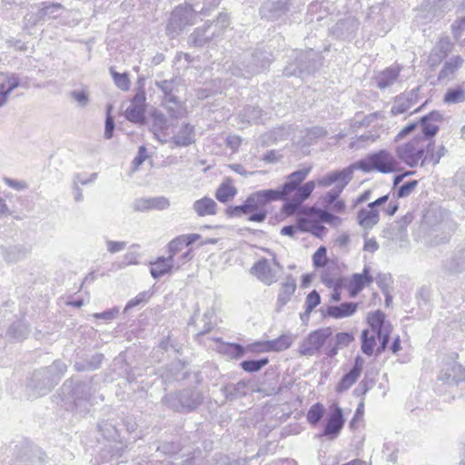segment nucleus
<instances>
[{
	"label": "nucleus",
	"instance_id": "obj_23",
	"mask_svg": "<svg viewBox=\"0 0 465 465\" xmlns=\"http://www.w3.org/2000/svg\"><path fill=\"white\" fill-rule=\"evenodd\" d=\"M419 88L412 89L408 93L398 95L391 109L392 115H398L408 112L418 103Z\"/></svg>",
	"mask_w": 465,
	"mask_h": 465
},
{
	"label": "nucleus",
	"instance_id": "obj_14",
	"mask_svg": "<svg viewBox=\"0 0 465 465\" xmlns=\"http://www.w3.org/2000/svg\"><path fill=\"white\" fill-rule=\"evenodd\" d=\"M368 324L371 328L370 333L377 335L380 341V346L378 347V352H381L385 350L391 332V325L386 322L385 314L378 310L373 312H370L367 317Z\"/></svg>",
	"mask_w": 465,
	"mask_h": 465
},
{
	"label": "nucleus",
	"instance_id": "obj_39",
	"mask_svg": "<svg viewBox=\"0 0 465 465\" xmlns=\"http://www.w3.org/2000/svg\"><path fill=\"white\" fill-rule=\"evenodd\" d=\"M298 229L302 232H309L319 238L325 235L327 231L319 222L305 219L299 220Z\"/></svg>",
	"mask_w": 465,
	"mask_h": 465
},
{
	"label": "nucleus",
	"instance_id": "obj_54",
	"mask_svg": "<svg viewBox=\"0 0 465 465\" xmlns=\"http://www.w3.org/2000/svg\"><path fill=\"white\" fill-rule=\"evenodd\" d=\"M321 302V296L319 292L315 290L311 292L305 300V314L306 317L309 318L311 315V312L313 311L314 308H316Z\"/></svg>",
	"mask_w": 465,
	"mask_h": 465
},
{
	"label": "nucleus",
	"instance_id": "obj_38",
	"mask_svg": "<svg viewBox=\"0 0 465 465\" xmlns=\"http://www.w3.org/2000/svg\"><path fill=\"white\" fill-rule=\"evenodd\" d=\"M248 391V383L240 381L236 384H228L223 388V392L227 400L232 401L245 396Z\"/></svg>",
	"mask_w": 465,
	"mask_h": 465
},
{
	"label": "nucleus",
	"instance_id": "obj_31",
	"mask_svg": "<svg viewBox=\"0 0 465 465\" xmlns=\"http://www.w3.org/2000/svg\"><path fill=\"white\" fill-rule=\"evenodd\" d=\"M200 234L197 233H190V234H183L175 237L168 244V249L170 255L173 257L179 252H181L184 247L193 243L198 239H200Z\"/></svg>",
	"mask_w": 465,
	"mask_h": 465
},
{
	"label": "nucleus",
	"instance_id": "obj_18",
	"mask_svg": "<svg viewBox=\"0 0 465 465\" xmlns=\"http://www.w3.org/2000/svg\"><path fill=\"white\" fill-rule=\"evenodd\" d=\"M293 0H265L261 8V15L268 20H276L290 11Z\"/></svg>",
	"mask_w": 465,
	"mask_h": 465
},
{
	"label": "nucleus",
	"instance_id": "obj_22",
	"mask_svg": "<svg viewBox=\"0 0 465 465\" xmlns=\"http://www.w3.org/2000/svg\"><path fill=\"white\" fill-rule=\"evenodd\" d=\"M442 269L448 274L465 271V242L456 247L452 256L443 262Z\"/></svg>",
	"mask_w": 465,
	"mask_h": 465
},
{
	"label": "nucleus",
	"instance_id": "obj_47",
	"mask_svg": "<svg viewBox=\"0 0 465 465\" xmlns=\"http://www.w3.org/2000/svg\"><path fill=\"white\" fill-rule=\"evenodd\" d=\"M377 335L370 333L369 330L362 331L361 333V351L364 354L371 356L374 351Z\"/></svg>",
	"mask_w": 465,
	"mask_h": 465
},
{
	"label": "nucleus",
	"instance_id": "obj_51",
	"mask_svg": "<svg viewBox=\"0 0 465 465\" xmlns=\"http://www.w3.org/2000/svg\"><path fill=\"white\" fill-rule=\"evenodd\" d=\"M8 333L15 339L24 340L29 333V328L25 322H16L10 326Z\"/></svg>",
	"mask_w": 465,
	"mask_h": 465
},
{
	"label": "nucleus",
	"instance_id": "obj_6",
	"mask_svg": "<svg viewBox=\"0 0 465 465\" xmlns=\"http://www.w3.org/2000/svg\"><path fill=\"white\" fill-rule=\"evenodd\" d=\"M252 214L248 221L262 223L268 216L267 205L272 202L282 200L276 189L260 190L251 193L248 197Z\"/></svg>",
	"mask_w": 465,
	"mask_h": 465
},
{
	"label": "nucleus",
	"instance_id": "obj_62",
	"mask_svg": "<svg viewBox=\"0 0 465 465\" xmlns=\"http://www.w3.org/2000/svg\"><path fill=\"white\" fill-rule=\"evenodd\" d=\"M326 252L327 250L324 246H321L317 249L312 256L313 264L316 267H322L326 263Z\"/></svg>",
	"mask_w": 465,
	"mask_h": 465
},
{
	"label": "nucleus",
	"instance_id": "obj_26",
	"mask_svg": "<svg viewBox=\"0 0 465 465\" xmlns=\"http://www.w3.org/2000/svg\"><path fill=\"white\" fill-rule=\"evenodd\" d=\"M464 59L460 55H454L447 60L438 74L439 82H450L454 79L457 72L463 65Z\"/></svg>",
	"mask_w": 465,
	"mask_h": 465
},
{
	"label": "nucleus",
	"instance_id": "obj_28",
	"mask_svg": "<svg viewBox=\"0 0 465 465\" xmlns=\"http://www.w3.org/2000/svg\"><path fill=\"white\" fill-rule=\"evenodd\" d=\"M362 370V360L361 357L355 359L352 369L342 376L336 387L337 392H343L349 390L358 380Z\"/></svg>",
	"mask_w": 465,
	"mask_h": 465
},
{
	"label": "nucleus",
	"instance_id": "obj_30",
	"mask_svg": "<svg viewBox=\"0 0 465 465\" xmlns=\"http://www.w3.org/2000/svg\"><path fill=\"white\" fill-rule=\"evenodd\" d=\"M401 68L393 65L386 68L375 77L376 84L380 89H385L392 85L399 77Z\"/></svg>",
	"mask_w": 465,
	"mask_h": 465
},
{
	"label": "nucleus",
	"instance_id": "obj_11",
	"mask_svg": "<svg viewBox=\"0 0 465 465\" xmlns=\"http://www.w3.org/2000/svg\"><path fill=\"white\" fill-rule=\"evenodd\" d=\"M332 336L331 327L320 328L310 332L300 343L298 351L302 356H314L325 348L329 339Z\"/></svg>",
	"mask_w": 465,
	"mask_h": 465
},
{
	"label": "nucleus",
	"instance_id": "obj_59",
	"mask_svg": "<svg viewBox=\"0 0 465 465\" xmlns=\"http://www.w3.org/2000/svg\"><path fill=\"white\" fill-rule=\"evenodd\" d=\"M448 371H451L452 372L451 381L453 384H457L459 381L465 380V370L461 365L450 363L448 364Z\"/></svg>",
	"mask_w": 465,
	"mask_h": 465
},
{
	"label": "nucleus",
	"instance_id": "obj_3",
	"mask_svg": "<svg viewBox=\"0 0 465 465\" xmlns=\"http://www.w3.org/2000/svg\"><path fill=\"white\" fill-rule=\"evenodd\" d=\"M72 381L68 384L65 382L62 391L69 395L67 409H70L80 415L86 414L90 411V407L96 402L94 395L95 390L90 382H77L72 387Z\"/></svg>",
	"mask_w": 465,
	"mask_h": 465
},
{
	"label": "nucleus",
	"instance_id": "obj_15",
	"mask_svg": "<svg viewBox=\"0 0 465 465\" xmlns=\"http://www.w3.org/2000/svg\"><path fill=\"white\" fill-rule=\"evenodd\" d=\"M388 200L389 195H383L370 203L367 208L360 210L357 215L359 224L365 230H370L376 225L380 220L378 207L385 204Z\"/></svg>",
	"mask_w": 465,
	"mask_h": 465
},
{
	"label": "nucleus",
	"instance_id": "obj_52",
	"mask_svg": "<svg viewBox=\"0 0 465 465\" xmlns=\"http://www.w3.org/2000/svg\"><path fill=\"white\" fill-rule=\"evenodd\" d=\"M269 362L268 358L259 360H249L241 362V367L247 372H256L262 370Z\"/></svg>",
	"mask_w": 465,
	"mask_h": 465
},
{
	"label": "nucleus",
	"instance_id": "obj_58",
	"mask_svg": "<svg viewBox=\"0 0 465 465\" xmlns=\"http://www.w3.org/2000/svg\"><path fill=\"white\" fill-rule=\"evenodd\" d=\"M111 73L115 85L123 90L127 91L130 87V81L126 74H119L111 68Z\"/></svg>",
	"mask_w": 465,
	"mask_h": 465
},
{
	"label": "nucleus",
	"instance_id": "obj_46",
	"mask_svg": "<svg viewBox=\"0 0 465 465\" xmlns=\"http://www.w3.org/2000/svg\"><path fill=\"white\" fill-rule=\"evenodd\" d=\"M219 350L232 359L242 358L246 351L243 346L238 343H223Z\"/></svg>",
	"mask_w": 465,
	"mask_h": 465
},
{
	"label": "nucleus",
	"instance_id": "obj_48",
	"mask_svg": "<svg viewBox=\"0 0 465 465\" xmlns=\"http://www.w3.org/2000/svg\"><path fill=\"white\" fill-rule=\"evenodd\" d=\"M327 135V131L321 126H313L305 130V135L303 136V143L310 145L313 143L317 139L323 138Z\"/></svg>",
	"mask_w": 465,
	"mask_h": 465
},
{
	"label": "nucleus",
	"instance_id": "obj_4",
	"mask_svg": "<svg viewBox=\"0 0 465 465\" xmlns=\"http://www.w3.org/2000/svg\"><path fill=\"white\" fill-rule=\"evenodd\" d=\"M354 169H361L364 173L378 172L391 173L401 170V163L397 155L382 149L368 154L365 158L352 164Z\"/></svg>",
	"mask_w": 465,
	"mask_h": 465
},
{
	"label": "nucleus",
	"instance_id": "obj_42",
	"mask_svg": "<svg viewBox=\"0 0 465 465\" xmlns=\"http://www.w3.org/2000/svg\"><path fill=\"white\" fill-rule=\"evenodd\" d=\"M293 342L291 333H284L274 340L269 341L270 351H282L289 349Z\"/></svg>",
	"mask_w": 465,
	"mask_h": 465
},
{
	"label": "nucleus",
	"instance_id": "obj_45",
	"mask_svg": "<svg viewBox=\"0 0 465 465\" xmlns=\"http://www.w3.org/2000/svg\"><path fill=\"white\" fill-rule=\"evenodd\" d=\"M451 46L449 41H440L436 48L431 52L430 62L431 65L436 64L438 62L445 58L450 52Z\"/></svg>",
	"mask_w": 465,
	"mask_h": 465
},
{
	"label": "nucleus",
	"instance_id": "obj_36",
	"mask_svg": "<svg viewBox=\"0 0 465 465\" xmlns=\"http://www.w3.org/2000/svg\"><path fill=\"white\" fill-rule=\"evenodd\" d=\"M317 57L318 54L312 50L302 53L300 57H297L299 73L314 71L317 65Z\"/></svg>",
	"mask_w": 465,
	"mask_h": 465
},
{
	"label": "nucleus",
	"instance_id": "obj_56",
	"mask_svg": "<svg viewBox=\"0 0 465 465\" xmlns=\"http://www.w3.org/2000/svg\"><path fill=\"white\" fill-rule=\"evenodd\" d=\"M5 79L6 74L0 73V108L6 104L8 95L13 91Z\"/></svg>",
	"mask_w": 465,
	"mask_h": 465
},
{
	"label": "nucleus",
	"instance_id": "obj_9",
	"mask_svg": "<svg viewBox=\"0 0 465 465\" xmlns=\"http://www.w3.org/2000/svg\"><path fill=\"white\" fill-rule=\"evenodd\" d=\"M270 56L268 52L257 51L250 56H246L240 64H234L231 68L232 74L237 77L250 78L261 73L270 64Z\"/></svg>",
	"mask_w": 465,
	"mask_h": 465
},
{
	"label": "nucleus",
	"instance_id": "obj_27",
	"mask_svg": "<svg viewBox=\"0 0 465 465\" xmlns=\"http://www.w3.org/2000/svg\"><path fill=\"white\" fill-rule=\"evenodd\" d=\"M354 340L353 335L349 332H338L334 339H329L327 345L324 348V354L330 358L334 357L339 349L349 346Z\"/></svg>",
	"mask_w": 465,
	"mask_h": 465
},
{
	"label": "nucleus",
	"instance_id": "obj_2",
	"mask_svg": "<svg viewBox=\"0 0 465 465\" xmlns=\"http://www.w3.org/2000/svg\"><path fill=\"white\" fill-rule=\"evenodd\" d=\"M312 167L295 171L287 176V181L276 189L282 200L293 193L291 200L284 204L287 213H293L301 207L302 203L310 197L315 188V182L309 181L303 185L301 183L307 178Z\"/></svg>",
	"mask_w": 465,
	"mask_h": 465
},
{
	"label": "nucleus",
	"instance_id": "obj_21",
	"mask_svg": "<svg viewBox=\"0 0 465 465\" xmlns=\"http://www.w3.org/2000/svg\"><path fill=\"white\" fill-rule=\"evenodd\" d=\"M441 120V114L438 112H431L420 118V134H416L420 138H426L434 141L433 137L439 131L438 122Z\"/></svg>",
	"mask_w": 465,
	"mask_h": 465
},
{
	"label": "nucleus",
	"instance_id": "obj_1",
	"mask_svg": "<svg viewBox=\"0 0 465 465\" xmlns=\"http://www.w3.org/2000/svg\"><path fill=\"white\" fill-rule=\"evenodd\" d=\"M395 153L406 165L415 167L420 164L423 167L428 164L437 165L446 154L447 149L443 144L436 146L435 141L415 135L411 141L398 144Z\"/></svg>",
	"mask_w": 465,
	"mask_h": 465
},
{
	"label": "nucleus",
	"instance_id": "obj_33",
	"mask_svg": "<svg viewBox=\"0 0 465 465\" xmlns=\"http://www.w3.org/2000/svg\"><path fill=\"white\" fill-rule=\"evenodd\" d=\"M193 211L198 216L214 215L217 212V203L209 197H203L193 204Z\"/></svg>",
	"mask_w": 465,
	"mask_h": 465
},
{
	"label": "nucleus",
	"instance_id": "obj_63",
	"mask_svg": "<svg viewBox=\"0 0 465 465\" xmlns=\"http://www.w3.org/2000/svg\"><path fill=\"white\" fill-rule=\"evenodd\" d=\"M149 297L148 292H142L138 293L134 299L130 300L125 305L124 312L131 310L132 308L144 302Z\"/></svg>",
	"mask_w": 465,
	"mask_h": 465
},
{
	"label": "nucleus",
	"instance_id": "obj_40",
	"mask_svg": "<svg viewBox=\"0 0 465 465\" xmlns=\"http://www.w3.org/2000/svg\"><path fill=\"white\" fill-rule=\"evenodd\" d=\"M447 104H456L465 102V86L463 84L449 88L443 97Z\"/></svg>",
	"mask_w": 465,
	"mask_h": 465
},
{
	"label": "nucleus",
	"instance_id": "obj_20",
	"mask_svg": "<svg viewBox=\"0 0 465 465\" xmlns=\"http://www.w3.org/2000/svg\"><path fill=\"white\" fill-rule=\"evenodd\" d=\"M372 282L371 268L369 265H365L361 273H353L346 283L350 297H356L365 286L370 285Z\"/></svg>",
	"mask_w": 465,
	"mask_h": 465
},
{
	"label": "nucleus",
	"instance_id": "obj_17",
	"mask_svg": "<svg viewBox=\"0 0 465 465\" xmlns=\"http://www.w3.org/2000/svg\"><path fill=\"white\" fill-rule=\"evenodd\" d=\"M173 135L169 134V141H172L176 147H187L195 143V126L189 123H183L181 125L173 127Z\"/></svg>",
	"mask_w": 465,
	"mask_h": 465
},
{
	"label": "nucleus",
	"instance_id": "obj_60",
	"mask_svg": "<svg viewBox=\"0 0 465 465\" xmlns=\"http://www.w3.org/2000/svg\"><path fill=\"white\" fill-rule=\"evenodd\" d=\"M418 185L417 180L409 181L398 187L396 197L404 198L409 196Z\"/></svg>",
	"mask_w": 465,
	"mask_h": 465
},
{
	"label": "nucleus",
	"instance_id": "obj_13",
	"mask_svg": "<svg viewBox=\"0 0 465 465\" xmlns=\"http://www.w3.org/2000/svg\"><path fill=\"white\" fill-rule=\"evenodd\" d=\"M282 270V265H281L275 255H273L272 260L262 258L257 261L252 265L250 272L263 284L270 286L278 281L279 274Z\"/></svg>",
	"mask_w": 465,
	"mask_h": 465
},
{
	"label": "nucleus",
	"instance_id": "obj_19",
	"mask_svg": "<svg viewBox=\"0 0 465 465\" xmlns=\"http://www.w3.org/2000/svg\"><path fill=\"white\" fill-rule=\"evenodd\" d=\"M151 131L153 133L156 139L162 143H166L169 142V129L173 127V123H170L166 116L160 111L154 110L152 114Z\"/></svg>",
	"mask_w": 465,
	"mask_h": 465
},
{
	"label": "nucleus",
	"instance_id": "obj_64",
	"mask_svg": "<svg viewBox=\"0 0 465 465\" xmlns=\"http://www.w3.org/2000/svg\"><path fill=\"white\" fill-rule=\"evenodd\" d=\"M453 182L465 195V169H460L456 172Z\"/></svg>",
	"mask_w": 465,
	"mask_h": 465
},
{
	"label": "nucleus",
	"instance_id": "obj_29",
	"mask_svg": "<svg viewBox=\"0 0 465 465\" xmlns=\"http://www.w3.org/2000/svg\"><path fill=\"white\" fill-rule=\"evenodd\" d=\"M358 303L353 302H343L340 305H331L327 308L326 315L333 319H342L353 315Z\"/></svg>",
	"mask_w": 465,
	"mask_h": 465
},
{
	"label": "nucleus",
	"instance_id": "obj_49",
	"mask_svg": "<svg viewBox=\"0 0 465 465\" xmlns=\"http://www.w3.org/2000/svg\"><path fill=\"white\" fill-rule=\"evenodd\" d=\"M157 87L164 94V101L178 104V98L173 94V81L163 80L156 83Z\"/></svg>",
	"mask_w": 465,
	"mask_h": 465
},
{
	"label": "nucleus",
	"instance_id": "obj_50",
	"mask_svg": "<svg viewBox=\"0 0 465 465\" xmlns=\"http://www.w3.org/2000/svg\"><path fill=\"white\" fill-rule=\"evenodd\" d=\"M325 412V409L322 404L315 403L309 409L307 412V420L308 422L315 426L318 422L322 419Z\"/></svg>",
	"mask_w": 465,
	"mask_h": 465
},
{
	"label": "nucleus",
	"instance_id": "obj_41",
	"mask_svg": "<svg viewBox=\"0 0 465 465\" xmlns=\"http://www.w3.org/2000/svg\"><path fill=\"white\" fill-rule=\"evenodd\" d=\"M98 430L108 440L116 441L119 438V432L116 424L113 420H102L98 423Z\"/></svg>",
	"mask_w": 465,
	"mask_h": 465
},
{
	"label": "nucleus",
	"instance_id": "obj_25",
	"mask_svg": "<svg viewBox=\"0 0 465 465\" xmlns=\"http://www.w3.org/2000/svg\"><path fill=\"white\" fill-rule=\"evenodd\" d=\"M344 425V419L342 410L339 406H335L330 414L322 436L329 437L330 439L336 438Z\"/></svg>",
	"mask_w": 465,
	"mask_h": 465
},
{
	"label": "nucleus",
	"instance_id": "obj_55",
	"mask_svg": "<svg viewBox=\"0 0 465 465\" xmlns=\"http://www.w3.org/2000/svg\"><path fill=\"white\" fill-rule=\"evenodd\" d=\"M213 317H214V313H213V310H207L204 312L203 319L201 321V322H203V326L199 328L200 331L197 333V336L204 335L205 333H207L213 330V328L214 326Z\"/></svg>",
	"mask_w": 465,
	"mask_h": 465
},
{
	"label": "nucleus",
	"instance_id": "obj_57",
	"mask_svg": "<svg viewBox=\"0 0 465 465\" xmlns=\"http://www.w3.org/2000/svg\"><path fill=\"white\" fill-rule=\"evenodd\" d=\"M63 5L59 3H50L46 4L40 10L41 17H48V18H56L58 16V13L62 10Z\"/></svg>",
	"mask_w": 465,
	"mask_h": 465
},
{
	"label": "nucleus",
	"instance_id": "obj_32",
	"mask_svg": "<svg viewBox=\"0 0 465 465\" xmlns=\"http://www.w3.org/2000/svg\"><path fill=\"white\" fill-rule=\"evenodd\" d=\"M296 290V281L292 277H288L284 282L282 283L280 292L277 297V307L281 310L288 303Z\"/></svg>",
	"mask_w": 465,
	"mask_h": 465
},
{
	"label": "nucleus",
	"instance_id": "obj_8",
	"mask_svg": "<svg viewBox=\"0 0 465 465\" xmlns=\"http://www.w3.org/2000/svg\"><path fill=\"white\" fill-rule=\"evenodd\" d=\"M203 401L202 392L196 389H185L176 394H167L163 398V401L167 407L180 412L195 410L203 403Z\"/></svg>",
	"mask_w": 465,
	"mask_h": 465
},
{
	"label": "nucleus",
	"instance_id": "obj_24",
	"mask_svg": "<svg viewBox=\"0 0 465 465\" xmlns=\"http://www.w3.org/2000/svg\"><path fill=\"white\" fill-rule=\"evenodd\" d=\"M169 206L170 201L165 196L139 198L134 202V209L137 212L163 211L168 209Z\"/></svg>",
	"mask_w": 465,
	"mask_h": 465
},
{
	"label": "nucleus",
	"instance_id": "obj_61",
	"mask_svg": "<svg viewBox=\"0 0 465 465\" xmlns=\"http://www.w3.org/2000/svg\"><path fill=\"white\" fill-rule=\"evenodd\" d=\"M381 117V114L380 112H375L372 114H370L368 115H365L362 117L361 120H354L351 124L352 128H360L363 126H369L374 119Z\"/></svg>",
	"mask_w": 465,
	"mask_h": 465
},
{
	"label": "nucleus",
	"instance_id": "obj_10",
	"mask_svg": "<svg viewBox=\"0 0 465 465\" xmlns=\"http://www.w3.org/2000/svg\"><path fill=\"white\" fill-rule=\"evenodd\" d=\"M66 364L62 361H54L52 365L35 371L34 372V381H41L42 380H46L45 384L41 387H37V384L33 383V386L36 388V394L38 395H45L48 391L54 388L62 376L66 371Z\"/></svg>",
	"mask_w": 465,
	"mask_h": 465
},
{
	"label": "nucleus",
	"instance_id": "obj_16",
	"mask_svg": "<svg viewBox=\"0 0 465 465\" xmlns=\"http://www.w3.org/2000/svg\"><path fill=\"white\" fill-rule=\"evenodd\" d=\"M15 465H43L45 462L44 452L36 446L29 443H23L15 446Z\"/></svg>",
	"mask_w": 465,
	"mask_h": 465
},
{
	"label": "nucleus",
	"instance_id": "obj_53",
	"mask_svg": "<svg viewBox=\"0 0 465 465\" xmlns=\"http://www.w3.org/2000/svg\"><path fill=\"white\" fill-rule=\"evenodd\" d=\"M226 213L230 217H236V218L242 217V215L249 214V213L251 215L252 211H251L250 203H248V198L241 205L229 206L226 209Z\"/></svg>",
	"mask_w": 465,
	"mask_h": 465
},
{
	"label": "nucleus",
	"instance_id": "obj_12",
	"mask_svg": "<svg viewBox=\"0 0 465 465\" xmlns=\"http://www.w3.org/2000/svg\"><path fill=\"white\" fill-rule=\"evenodd\" d=\"M197 11L191 5H178L171 14L169 23L166 26L167 34L174 37L179 35L186 26L196 23Z\"/></svg>",
	"mask_w": 465,
	"mask_h": 465
},
{
	"label": "nucleus",
	"instance_id": "obj_5",
	"mask_svg": "<svg viewBox=\"0 0 465 465\" xmlns=\"http://www.w3.org/2000/svg\"><path fill=\"white\" fill-rule=\"evenodd\" d=\"M228 25V16L220 15L216 21L207 22L203 27L194 29L189 36V44L203 47L220 37Z\"/></svg>",
	"mask_w": 465,
	"mask_h": 465
},
{
	"label": "nucleus",
	"instance_id": "obj_37",
	"mask_svg": "<svg viewBox=\"0 0 465 465\" xmlns=\"http://www.w3.org/2000/svg\"><path fill=\"white\" fill-rule=\"evenodd\" d=\"M2 253L5 262L14 263L25 259L29 253V249L20 245L10 246L3 248Z\"/></svg>",
	"mask_w": 465,
	"mask_h": 465
},
{
	"label": "nucleus",
	"instance_id": "obj_43",
	"mask_svg": "<svg viewBox=\"0 0 465 465\" xmlns=\"http://www.w3.org/2000/svg\"><path fill=\"white\" fill-rule=\"evenodd\" d=\"M144 113V107L131 104L125 110L124 116L128 121L132 123L143 124L145 121Z\"/></svg>",
	"mask_w": 465,
	"mask_h": 465
},
{
	"label": "nucleus",
	"instance_id": "obj_34",
	"mask_svg": "<svg viewBox=\"0 0 465 465\" xmlns=\"http://www.w3.org/2000/svg\"><path fill=\"white\" fill-rule=\"evenodd\" d=\"M173 267V255H169L166 258L161 257L152 263L150 272L154 279H158L163 276L164 274L168 273Z\"/></svg>",
	"mask_w": 465,
	"mask_h": 465
},
{
	"label": "nucleus",
	"instance_id": "obj_7",
	"mask_svg": "<svg viewBox=\"0 0 465 465\" xmlns=\"http://www.w3.org/2000/svg\"><path fill=\"white\" fill-rule=\"evenodd\" d=\"M352 174L353 166H349L340 171L328 173L317 180V184L321 187H329L331 184H335V186L326 193L325 200L328 203H335L343 189L352 179Z\"/></svg>",
	"mask_w": 465,
	"mask_h": 465
},
{
	"label": "nucleus",
	"instance_id": "obj_35",
	"mask_svg": "<svg viewBox=\"0 0 465 465\" xmlns=\"http://www.w3.org/2000/svg\"><path fill=\"white\" fill-rule=\"evenodd\" d=\"M237 194V189L232 183V179H225L216 189L215 198L220 203H227L233 199Z\"/></svg>",
	"mask_w": 465,
	"mask_h": 465
},
{
	"label": "nucleus",
	"instance_id": "obj_44",
	"mask_svg": "<svg viewBox=\"0 0 465 465\" xmlns=\"http://www.w3.org/2000/svg\"><path fill=\"white\" fill-rule=\"evenodd\" d=\"M262 113L259 107L248 105L239 114V119L242 123L256 124L262 118Z\"/></svg>",
	"mask_w": 465,
	"mask_h": 465
}]
</instances>
